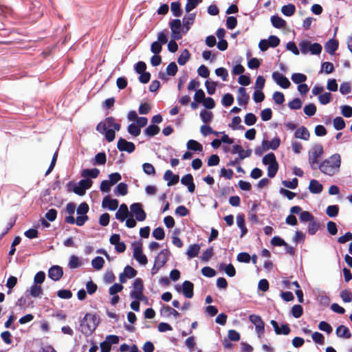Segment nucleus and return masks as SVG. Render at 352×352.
Returning a JSON list of instances; mask_svg holds the SVG:
<instances>
[{"mask_svg":"<svg viewBox=\"0 0 352 352\" xmlns=\"http://www.w3.org/2000/svg\"><path fill=\"white\" fill-rule=\"evenodd\" d=\"M120 124L115 122L113 117H107L104 120L99 122L96 126V130L103 134L107 142L113 141L116 137V131H120Z\"/></svg>","mask_w":352,"mask_h":352,"instance_id":"1","label":"nucleus"},{"mask_svg":"<svg viewBox=\"0 0 352 352\" xmlns=\"http://www.w3.org/2000/svg\"><path fill=\"white\" fill-rule=\"evenodd\" d=\"M340 166L341 156L338 153H334L323 160L318 168L323 174L333 176L339 172Z\"/></svg>","mask_w":352,"mask_h":352,"instance_id":"2","label":"nucleus"},{"mask_svg":"<svg viewBox=\"0 0 352 352\" xmlns=\"http://www.w3.org/2000/svg\"><path fill=\"white\" fill-rule=\"evenodd\" d=\"M98 324L96 314L87 313L80 321V330L85 336L91 335Z\"/></svg>","mask_w":352,"mask_h":352,"instance_id":"3","label":"nucleus"},{"mask_svg":"<svg viewBox=\"0 0 352 352\" xmlns=\"http://www.w3.org/2000/svg\"><path fill=\"white\" fill-rule=\"evenodd\" d=\"M89 211V206L87 203H81L76 209L78 216L76 219L74 216H67L65 217V221L69 224L76 223L78 226H82L88 220L87 213Z\"/></svg>","mask_w":352,"mask_h":352,"instance_id":"4","label":"nucleus"},{"mask_svg":"<svg viewBox=\"0 0 352 352\" xmlns=\"http://www.w3.org/2000/svg\"><path fill=\"white\" fill-rule=\"evenodd\" d=\"M324 154V148L322 144L314 145L308 152V161L311 169L316 170L319 166V160Z\"/></svg>","mask_w":352,"mask_h":352,"instance_id":"5","label":"nucleus"},{"mask_svg":"<svg viewBox=\"0 0 352 352\" xmlns=\"http://www.w3.org/2000/svg\"><path fill=\"white\" fill-rule=\"evenodd\" d=\"M298 45L301 53L305 55L309 53L312 55H319L322 50V45L320 43H312L308 40L301 41Z\"/></svg>","mask_w":352,"mask_h":352,"instance_id":"6","label":"nucleus"},{"mask_svg":"<svg viewBox=\"0 0 352 352\" xmlns=\"http://www.w3.org/2000/svg\"><path fill=\"white\" fill-rule=\"evenodd\" d=\"M143 283L140 278H136L133 284V289L130 292V296L131 298H134L138 300H147V298L143 294Z\"/></svg>","mask_w":352,"mask_h":352,"instance_id":"7","label":"nucleus"},{"mask_svg":"<svg viewBox=\"0 0 352 352\" xmlns=\"http://www.w3.org/2000/svg\"><path fill=\"white\" fill-rule=\"evenodd\" d=\"M250 321L255 326V331L259 338L263 336L265 332V323L261 316L252 314L249 316Z\"/></svg>","mask_w":352,"mask_h":352,"instance_id":"8","label":"nucleus"},{"mask_svg":"<svg viewBox=\"0 0 352 352\" xmlns=\"http://www.w3.org/2000/svg\"><path fill=\"white\" fill-rule=\"evenodd\" d=\"M131 212L135 216V219L138 221H143L146 218V214L142 208L140 203H135L130 206Z\"/></svg>","mask_w":352,"mask_h":352,"instance_id":"9","label":"nucleus"},{"mask_svg":"<svg viewBox=\"0 0 352 352\" xmlns=\"http://www.w3.org/2000/svg\"><path fill=\"white\" fill-rule=\"evenodd\" d=\"M170 28L171 30L172 37L174 40H179L182 38L181 29L182 23L179 19H174L169 23Z\"/></svg>","mask_w":352,"mask_h":352,"instance_id":"10","label":"nucleus"},{"mask_svg":"<svg viewBox=\"0 0 352 352\" xmlns=\"http://www.w3.org/2000/svg\"><path fill=\"white\" fill-rule=\"evenodd\" d=\"M91 185L92 181L90 179L87 178L81 179L74 188V192L78 195H83L86 190L90 188Z\"/></svg>","mask_w":352,"mask_h":352,"instance_id":"11","label":"nucleus"},{"mask_svg":"<svg viewBox=\"0 0 352 352\" xmlns=\"http://www.w3.org/2000/svg\"><path fill=\"white\" fill-rule=\"evenodd\" d=\"M272 77L276 83L283 89H287L291 85L288 78L278 72H273Z\"/></svg>","mask_w":352,"mask_h":352,"instance_id":"12","label":"nucleus"},{"mask_svg":"<svg viewBox=\"0 0 352 352\" xmlns=\"http://www.w3.org/2000/svg\"><path fill=\"white\" fill-rule=\"evenodd\" d=\"M170 252L168 249L162 250L155 258V265L163 267L168 261Z\"/></svg>","mask_w":352,"mask_h":352,"instance_id":"13","label":"nucleus"},{"mask_svg":"<svg viewBox=\"0 0 352 352\" xmlns=\"http://www.w3.org/2000/svg\"><path fill=\"white\" fill-rule=\"evenodd\" d=\"M118 148L120 151H126L131 153L135 151V144L131 142H128L124 138H120L117 144Z\"/></svg>","mask_w":352,"mask_h":352,"instance_id":"14","label":"nucleus"},{"mask_svg":"<svg viewBox=\"0 0 352 352\" xmlns=\"http://www.w3.org/2000/svg\"><path fill=\"white\" fill-rule=\"evenodd\" d=\"M133 258L142 265H146L148 263L146 256L143 254L141 245H136L133 248Z\"/></svg>","mask_w":352,"mask_h":352,"instance_id":"15","label":"nucleus"},{"mask_svg":"<svg viewBox=\"0 0 352 352\" xmlns=\"http://www.w3.org/2000/svg\"><path fill=\"white\" fill-rule=\"evenodd\" d=\"M63 275V271L61 267L54 265L50 268L48 276L53 280L57 281L61 278Z\"/></svg>","mask_w":352,"mask_h":352,"instance_id":"16","label":"nucleus"},{"mask_svg":"<svg viewBox=\"0 0 352 352\" xmlns=\"http://www.w3.org/2000/svg\"><path fill=\"white\" fill-rule=\"evenodd\" d=\"M118 201L116 199H111L107 196L103 199L102 206L103 208H107L110 210H115L118 207Z\"/></svg>","mask_w":352,"mask_h":352,"instance_id":"17","label":"nucleus"},{"mask_svg":"<svg viewBox=\"0 0 352 352\" xmlns=\"http://www.w3.org/2000/svg\"><path fill=\"white\" fill-rule=\"evenodd\" d=\"M181 182L183 185L188 186V190L190 192H193L195 189V185L193 183V177L191 174H187L183 176L181 179Z\"/></svg>","mask_w":352,"mask_h":352,"instance_id":"18","label":"nucleus"},{"mask_svg":"<svg viewBox=\"0 0 352 352\" xmlns=\"http://www.w3.org/2000/svg\"><path fill=\"white\" fill-rule=\"evenodd\" d=\"M129 216V209L126 204L120 205L118 210L116 213V218L120 221H124Z\"/></svg>","mask_w":352,"mask_h":352,"instance_id":"19","label":"nucleus"},{"mask_svg":"<svg viewBox=\"0 0 352 352\" xmlns=\"http://www.w3.org/2000/svg\"><path fill=\"white\" fill-rule=\"evenodd\" d=\"M193 284L188 280H185L182 284V293L185 297L191 298L193 296Z\"/></svg>","mask_w":352,"mask_h":352,"instance_id":"20","label":"nucleus"},{"mask_svg":"<svg viewBox=\"0 0 352 352\" xmlns=\"http://www.w3.org/2000/svg\"><path fill=\"white\" fill-rule=\"evenodd\" d=\"M164 179L168 182L167 185L168 186L176 184L179 179V176L177 175H174L170 170H168L165 172L164 175Z\"/></svg>","mask_w":352,"mask_h":352,"instance_id":"21","label":"nucleus"},{"mask_svg":"<svg viewBox=\"0 0 352 352\" xmlns=\"http://www.w3.org/2000/svg\"><path fill=\"white\" fill-rule=\"evenodd\" d=\"M336 333L338 337L349 339L351 337V333L349 328L344 325H340L338 327L336 331Z\"/></svg>","mask_w":352,"mask_h":352,"instance_id":"22","label":"nucleus"},{"mask_svg":"<svg viewBox=\"0 0 352 352\" xmlns=\"http://www.w3.org/2000/svg\"><path fill=\"white\" fill-rule=\"evenodd\" d=\"M239 96L237 97V101L239 105H245L249 100V96L246 93V89L244 87H240L238 90Z\"/></svg>","mask_w":352,"mask_h":352,"instance_id":"23","label":"nucleus"},{"mask_svg":"<svg viewBox=\"0 0 352 352\" xmlns=\"http://www.w3.org/2000/svg\"><path fill=\"white\" fill-rule=\"evenodd\" d=\"M294 136L296 138L308 140L310 136L308 129L305 126H300L295 131Z\"/></svg>","mask_w":352,"mask_h":352,"instance_id":"24","label":"nucleus"},{"mask_svg":"<svg viewBox=\"0 0 352 352\" xmlns=\"http://www.w3.org/2000/svg\"><path fill=\"white\" fill-rule=\"evenodd\" d=\"M322 185L316 179H311L309 182V190L311 193L318 194L322 191Z\"/></svg>","mask_w":352,"mask_h":352,"instance_id":"25","label":"nucleus"},{"mask_svg":"<svg viewBox=\"0 0 352 352\" xmlns=\"http://www.w3.org/2000/svg\"><path fill=\"white\" fill-rule=\"evenodd\" d=\"M83 265L82 259L79 257L72 255L69 258V261L68 263V267L70 269H76Z\"/></svg>","mask_w":352,"mask_h":352,"instance_id":"26","label":"nucleus"},{"mask_svg":"<svg viewBox=\"0 0 352 352\" xmlns=\"http://www.w3.org/2000/svg\"><path fill=\"white\" fill-rule=\"evenodd\" d=\"M251 154L252 150L248 149L245 151V153H242V154H239V157L237 158H236L234 160L230 161L227 165L229 166H234L238 164L241 160H243L245 158L250 157Z\"/></svg>","mask_w":352,"mask_h":352,"instance_id":"27","label":"nucleus"},{"mask_svg":"<svg viewBox=\"0 0 352 352\" xmlns=\"http://www.w3.org/2000/svg\"><path fill=\"white\" fill-rule=\"evenodd\" d=\"M236 224H237V226L241 230V237H243L248 232V230H247V228L245 227V219H244L243 214H238L236 216Z\"/></svg>","mask_w":352,"mask_h":352,"instance_id":"28","label":"nucleus"},{"mask_svg":"<svg viewBox=\"0 0 352 352\" xmlns=\"http://www.w3.org/2000/svg\"><path fill=\"white\" fill-rule=\"evenodd\" d=\"M338 47V43L333 39L329 40L324 46L325 50L330 54H333Z\"/></svg>","mask_w":352,"mask_h":352,"instance_id":"29","label":"nucleus"},{"mask_svg":"<svg viewBox=\"0 0 352 352\" xmlns=\"http://www.w3.org/2000/svg\"><path fill=\"white\" fill-rule=\"evenodd\" d=\"M196 16L195 13H190L183 18V23L186 28V32L188 31L190 26L194 23Z\"/></svg>","mask_w":352,"mask_h":352,"instance_id":"30","label":"nucleus"},{"mask_svg":"<svg viewBox=\"0 0 352 352\" xmlns=\"http://www.w3.org/2000/svg\"><path fill=\"white\" fill-rule=\"evenodd\" d=\"M186 147L188 150L201 152L203 150L202 145L194 140H190L186 144Z\"/></svg>","mask_w":352,"mask_h":352,"instance_id":"31","label":"nucleus"},{"mask_svg":"<svg viewBox=\"0 0 352 352\" xmlns=\"http://www.w3.org/2000/svg\"><path fill=\"white\" fill-rule=\"evenodd\" d=\"M199 250L200 246L198 244L190 245L186 252L188 258L196 257L199 254Z\"/></svg>","mask_w":352,"mask_h":352,"instance_id":"32","label":"nucleus"},{"mask_svg":"<svg viewBox=\"0 0 352 352\" xmlns=\"http://www.w3.org/2000/svg\"><path fill=\"white\" fill-rule=\"evenodd\" d=\"M100 173V171L98 168H92V169H84L81 173V176L83 177H91L96 178Z\"/></svg>","mask_w":352,"mask_h":352,"instance_id":"33","label":"nucleus"},{"mask_svg":"<svg viewBox=\"0 0 352 352\" xmlns=\"http://www.w3.org/2000/svg\"><path fill=\"white\" fill-rule=\"evenodd\" d=\"M271 22L276 28H283L286 25V21L278 16H272Z\"/></svg>","mask_w":352,"mask_h":352,"instance_id":"34","label":"nucleus"},{"mask_svg":"<svg viewBox=\"0 0 352 352\" xmlns=\"http://www.w3.org/2000/svg\"><path fill=\"white\" fill-rule=\"evenodd\" d=\"M295 10L296 7L292 3L283 6L281 8L282 13L287 16H292L294 14Z\"/></svg>","mask_w":352,"mask_h":352,"instance_id":"35","label":"nucleus"},{"mask_svg":"<svg viewBox=\"0 0 352 352\" xmlns=\"http://www.w3.org/2000/svg\"><path fill=\"white\" fill-rule=\"evenodd\" d=\"M29 292L31 296L37 298L41 296L43 290L41 286L34 284L30 287Z\"/></svg>","mask_w":352,"mask_h":352,"instance_id":"36","label":"nucleus"},{"mask_svg":"<svg viewBox=\"0 0 352 352\" xmlns=\"http://www.w3.org/2000/svg\"><path fill=\"white\" fill-rule=\"evenodd\" d=\"M269 146H268V141L266 140H263L262 141V144L261 146H257L255 150H254V153L256 155L258 156H261L264 152L267 151V150H269Z\"/></svg>","mask_w":352,"mask_h":352,"instance_id":"37","label":"nucleus"},{"mask_svg":"<svg viewBox=\"0 0 352 352\" xmlns=\"http://www.w3.org/2000/svg\"><path fill=\"white\" fill-rule=\"evenodd\" d=\"M128 193V186L125 183H120L115 189L116 195L124 196Z\"/></svg>","mask_w":352,"mask_h":352,"instance_id":"38","label":"nucleus"},{"mask_svg":"<svg viewBox=\"0 0 352 352\" xmlns=\"http://www.w3.org/2000/svg\"><path fill=\"white\" fill-rule=\"evenodd\" d=\"M292 80L296 84H302L307 80V76L300 73H294L291 76Z\"/></svg>","mask_w":352,"mask_h":352,"instance_id":"39","label":"nucleus"},{"mask_svg":"<svg viewBox=\"0 0 352 352\" xmlns=\"http://www.w3.org/2000/svg\"><path fill=\"white\" fill-rule=\"evenodd\" d=\"M106 155L104 153H98L95 156L92 164L94 165H104L106 163Z\"/></svg>","mask_w":352,"mask_h":352,"instance_id":"40","label":"nucleus"},{"mask_svg":"<svg viewBox=\"0 0 352 352\" xmlns=\"http://www.w3.org/2000/svg\"><path fill=\"white\" fill-rule=\"evenodd\" d=\"M333 125L336 130L340 131L345 127V122L342 117L338 116L333 120Z\"/></svg>","mask_w":352,"mask_h":352,"instance_id":"41","label":"nucleus"},{"mask_svg":"<svg viewBox=\"0 0 352 352\" xmlns=\"http://www.w3.org/2000/svg\"><path fill=\"white\" fill-rule=\"evenodd\" d=\"M160 127L155 125V124H151V125H149L145 130H144V133L149 136V137H153V136H155V135L158 134L159 132H160Z\"/></svg>","mask_w":352,"mask_h":352,"instance_id":"42","label":"nucleus"},{"mask_svg":"<svg viewBox=\"0 0 352 352\" xmlns=\"http://www.w3.org/2000/svg\"><path fill=\"white\" fill-rule=\"evenodd\" d=\"M202 2V0H187L185 10L187 13H189L191 10L195 9L200 3Z\"/></svg>","mask_w":352,"mask_h":352,"instance_id":"43","label":"nucleus"},{"mask_svg":"<svg viewBox=\"0 0 352 352\" xmlns=\"http://www.w3.org/2000/svg\"><path fill=\"white\" fill-rule=\"evenodd\" d=\"M190 53L188 50H184L181 53L177 59V62L180 65H184L190 58Z\"/></svg>","mask_w":352,"mask_h":352,"instance_id":"44","label":"nucleus"},{"mask_svg":"<svg viewBox=\"0 0 352 352\" xmlns=\"http://www.w3.org/2000/svg\"><path fill=\"white\" fill-rule=\"evenodd\" d=\"M104 260L101 256H96L91 261V265L94 269L99 270L102 268Z\"/></svg>","mask_w":352,"mask_h":352,"instance_id":"45","label":"nucleus"},{"mask_svg":"<svg viewBox=\"0 0 352 352\" xmlns=\"http://www.w3.org/2000/svg\"><path fill=\"white\" fill-rule=\"evenodd\" d=\"M170 10L175 16H180L182 15V10L180 3L178 1L172 2Z\"/></svg>","mask_w":352,"mask_h":352,"instance_id":"46","label":"nucleus"},{"mask_svg":"<svg viewBox=\"0 0 352 352\" xmlns=\"http://www.w3.org/2000/svg\"><path fill=\"white\" fill-rule=\"evenodd\" d=\"M161 314L166 316L173 315L175 318H177L179 316L178 311L169 306H164L161 309Z\"/></svg>","mask_w":352,"mask_h":352,"instance_id":"47","label":"nucleus"},{"mask_svg":"<svg viewBox=\"0 0 352 352\" xmlns=\"http://www.w3.org/2000/svg\"><path fill=\"white\" fill-rule=\"evenodd\" d=\"M339 212V207L337 205L329 206L327 208L326 213L330 217H335L338 215Z\"/></svg>","mask_w":352,"mask_h":352,"instance_id":"48","label":"nucleus"},{"mask_svg":"<svg viewBox=\"0 0 352 352\" xmlns=\"http://www.w3.org/2000/svg\"><path fill=\"white\" fill-rule=\"evenodd\" d=\"M278 169V162L273 163L272 164L268 165L267 167V175L270 178L275 177Z\"/></svg>","mask_w":352,"mask_h":352,"instance_id":"49","label":"nucleus"},{"mask_svg":"<svg viewBox=\"0 0 352 352\" xmlns=\"http://www.w3.org/2000/svg\"><path fill=\"white\" fill-rule=\"evenodd\" d=\"M304 113L308 116H313L316 112V107L314 104L310 103L304 107Z\"/></svg>","mask_w":352,"mask_h":352,"instance_id":"50","label":"nucleus"},{"mask_svg":"<svg viewBox=\"0 0 352 352\" xmlns=\"http://www.w3.org/2000/svg\"><path fill=\"white\" fill-rule=\"evenodd\" d=\"M200 118L204 123H210L212 121V113L210 111L203 110L200 113Z\"/></svg>","mask_w":352,"mask_h":352,"instance_id":"51","label":"nucleus"},{"mask_svg":"<svg viewBox=\"0 0 352 352\" xmlns=\"http://www.w3.org/2000/svg\"><path fill=\"white\" fill-rule=\"evenodd\" d=\"M262 161L265 165H270V164H272L273 163L277 162L276 160L275 155L273 153H268L266 155H265L263 157Z\"/></svg>","mask_w":352,"mask_h":352,"instance_id":"52","label":"nucleus"},{"mask_svg":"<svg viewBox=\"0 0 352 352\" xmlns=\"http://www.w3.org/2000/svg\"><path fill=\"white\" fill-rule=\"evenodd\" d=\"M291 311H292V316L294 318H298L302 316V314L303 313V309L301 305H295L292 307Z\"/></svg>","mask_w":352,"mask_h":352,"instance_id":"53","label":"nucleus"},{"mask_svg":"<svg viewBox=\"0 0 352 352\" xmlns=\"http://www.w3.org/2000/svg\"><path fill=\"white\" fill-rule=\"evenodd\" d=\"M221 269H223L226 274L230 276L233 277L236 274V270L232 264L221 265Z\"/></svg>","mask_w":352,"mask_h":352,"instance_id":"54","label":"nucleus"},{"mask_svg":"<svg viewBox=\"0 0 352 352\" xmlns=\"http://www.w3.org/2000/svg\"><path fill=\"white\" fill-rule=\"evenodd\" d=\"M127 131L131 135L135 137L138 136L141 133L140 129L133 123L128 126Z\"/></svg>","mask_w":352,"mask_h":352,"instance_id":"55","label":"nucleus"},{"mask_svg":"<svg viewBox=\"0 0 352 352\" xmlns=\"http://www.w3.org/2000/svg\"><path fill=\"white\" fill-rule=\"evenodd\" d=\"M178 70L177 66L175 62L170 63L166 67V74L168 76H174Z\"/></svg>","mask_w":352,"mask_h":352,"instance_id":"56","label":"nucleus"},{"mask_svg":"<svg viewBox=\"0 0 352 352\" xmlns=\"http://www.w3.org/2000/svg\"><path fill=\"white\" fill-rule=\"evenodd\" d=\"M244 122L246 125L252 126L256 122V117L252 113H247L245 116Z\"/></svg>","mask_w":352,"mask_h":352,"instance_id":"57","label":"nucleus"},{"mask_svg":"<svg viewBox=\"0 0 352 352\" xmlns=\"http://www.w3.org/2000/svg\"><path fill=\"white\" fill-rule=\"evenodd\" d=\"M153 236L157 240H162L165 236L164 229L161 227L155 228L153 231Z\"/></svg>","mask_w":352,"mask_h":352,"instance_id":"58","label":"nucleus"},{"mask_svg":"<svg viewBox=\"0 0 352 352\" xmlns=\"http://www.w3.org/2000/svg\"><path fill=\"white\" fill-rule=\"evenodd\" d=\"M221 102L225 107H230L234 102V98L232 94H226L223 96Z\"/></svg>","mask_w":352,"mask_h":352,"instance_id":"59","label":"nucleus"},{"mask_svg":"<svg viewBox=\"0 0 352 352\" xmlns=\"http://www.w3.org/2000/svg\"><path fill=\"white\" fill-rule=\"evenodd\" d=\"M318 100L320 104H327L330 102L331 100V94L329 92H326L323 94H320L318 96Z\"/></svg>","mask_w":352,"mask_h":352,"instance_id":"60","label":"nucleus"},{"mask_svg":"<svg viewBox=\"0 0 352 352\" xmlns=\"http://www.w3.org/2000/svg\"><path fill=\"white\" fill-rule=\"evenodd\" d=\"M273 100L276 104H281L285 101V96L283 93L275 91L273 94Z\"/></svg>","mask_w":352,"mask_h":352,"instance_id":"61","label":"nucleus"},{"mask_svg":"<svg viewBox=\"0 0 352 352\" xmlns=\"http://www.w3.org/2000/svg\"><path fill=\"white\" fill-rule=\"evenodd\" d=\"M144 172L148 175H153L155 173L154 166L150 163H144L142 165Z\"/></svg>","mask_w":352,"mask_h":352,"instance_id":"62","label":"nucleus"},{"mask_svg":"<svg viewBox=\"0 0 352 352\" xmlns=\"http://www.w3.org/2000/svg\"><path fill=\"white\" fill-rule=\"evenodd\" d=\"M318 328L320 330L326 332L329 334L332 332L333 329L331 325L325 321H322L318 324Z\"/></svg>","mask_w":352,"mask_h":352,"instance_id":"63","label":"nucleus"},{"mask_svg":"<svg viewBox=\"0 0 352 352\" xmlns=\"http://www.w3.org/2000/svg\"><path fill=\"white\" fill-rule=\"evenodd\" d=\"M205 85L207 89V92L210 95H213L216 91L217 83L215 82H210L206 80Z\"/></svg>","mask_w":352,"mask_h":352,"instance_id":"64","label":"nucleus"}]
</instances>
